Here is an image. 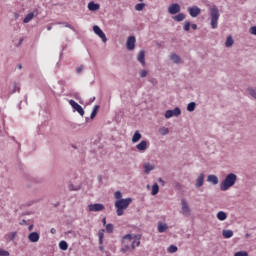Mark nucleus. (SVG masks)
I'll use <instances>...</instances> for the list:
<instances>
[{
  "mask_svg": "<svg viewBox=\"0 0 256 256\" xmlns=\"http://www.w3.org/2000/svg\"><path fill=\"white\" fill-rule=\"evenodd\" d=\"M139 239L141 238L137 237V235H125L122 239L121 253H128V251H133L135 247H139V245H141Z\"/></svg>",
  "mask_w": 256,
  "mask_h": 256,
  "instance_id": "nucleus-1",
  "label": "nucleus"
},
{
  "mask_svg": "<svg viewBox=\"0 0 256 256\" xmlns=\"http://www.w3.org/2000/svg\"><path fill=\"white\" fill-rule=\"evenodd\" d=\"M133 203V199L132 198H125L122 200H116L114 207L116 209V214L118 217H121L123 215H125V211H127V209H129V205H131Z\"/></svg>",
  "mask_w": 256,
  "mask_h": 256,
  "instance_id": "nucleus-2",
  "label": "nucleus"
},
{
  "mask_svg": "<svg viewBox=\"0 0 256 256\" xmlns=\"http://www.w3.org/2000/svg\"><path fill=\"white\" fill-rule=\"evenodd\" d=\"M237 182V175L230 173L228 174L225 179L220 184L221 191H227L230 187H233Z\"/></svg>",
  "mask_w": 256,
  "mask_h": 256,
  "instance_id": "nucleus-3",
  "label": "nucleus"
},
{
  "mask_svg": "<svg viewBox=\"0 0 256 256\" xmlns=\"http://www.w3.org/2000/svg\"><path fill=\"white\" fill-rule=\"evenodd\" d=\"M210 17H211V27L212 29H217L218 21H219V8L217 6H213L210 9Z\"/></svg>",
  "mask_w": 256,
  "mask_h": 256,
  "instance_id": "nucleus-4",
  "label": "nucleus"
},
{
  "mask_svg": "<svg viewBox=\"0 0 256 256\" xmlns=\"http://www.w3.org/2000/svg\"><path fill=\"white\" fill-rule=\"evenodd\" d=\"M93 31L96 35H98V37H100V39H102L103 43H107V36L99 26L97 25L93 26Z\"/></svg>",
  "mask_w": 256,
  "mask_h": 256,
  "instance_id": "nucleus-5",
  "label": "nucleus"
},
{
  "mask_svg": "<svg viewBox=\"0 0 256 256\" xmlns=\"http://www.w3.org/2000/svg\"><path fill=\"white\" fill-rule=\"evenodd\" d=\"M69 104L71 105V107H73V109H75V111L79 113V115H81V117L85 115V110H83V107L79 105V103L75 102V100H70Z\"/></svg>",
  "mask_w": 256,
  "mask_h": 256,
  "instance_id": "nucleus-6",
  "label": "nucleus"
},
{
  "mask_svg": "<svg viewBox=\"0 0 256 256\" xmlns=\"http://www.w3.org/2000/svg\"><path fill=\"white\" fill-rule=\"evenodd\" d=\"M181 207H182V214L185 215V217H189V215H191V208H189V204L185 199L181 200Z\"/></svg>",
  "mask_w": 256,
  "mask_h": 256,
  "instance_id": "nucleus-7",
  "label": "nucleus"
},
{
  "mask_svg": "<svg viewBox=\"0 0 256 256\" xmlns=\"http://www.w3.org/2000/svg\"><path fill=\"white\" fill-rule=\"evenodd\" d=\"M188 13L192 17H199V15H201V8H199L198 6L189 7Z\"/></svg>",
  "mask_w": 256,
  "mask_h": 256,
  "instance_id": "nucleus-8",
  "label": "nucleus"
},
{
  "mask_svg": "<svg viewBox=\"0 0 256 256\" xmlns=\"http://www.w3.org/2000/svg\"><path fill=\"white\" fill-rule=\"evenodd\" d=\"M181 11V6H179V4H171L168 7V12L170 13V15H177V13H180Z\"/></svg>",
  "mask_w": 256,
  "mask_h": 256,
  "instance_id": "nucleus-9",
  "label": "nucleus"
},
{
  "mask_svg": "<svg viewBox=\"0 0 256 256\" xmlns=\"http://www.w3.org/2000/svg\"><path fill=\"white\" fill-rule=\"evenodd\" d=\"M148 147L149 143L145 140H142L139 144L136 145V149L140 151V153H145Z\"/></svg>",
  "mask_w": 256,
  "mask_h": 256,
  "instance_id": "nucleus-10",
  "label": "nucleus"
},
{
  "mask_svg": "<svg viewBox=\"0 0 256 256\" xmlns=\"http://www.w3.org/2000/svg\"><path fill=\"white\" fill-rule=\"evenodd\" d=\"M135 36H130L128 39H127V43H126V46H127V50L128 51H133V49H135Z\"/></svg>",
  "mask_w": 256,
  "mask_h": 256,
  "instance_id": "nucleus-11",
  "label": "nucleus"
},
{
  "mask_svg": "<svg viewBox=\"0 0 256 256\" xmlns=\"http://www.w3.org/2000/svg\"><path fill=\"white\" fill-rule=\"evenodd\" d=\"M89 211L91 212H97V211H103V209H105V205L103 204H90L88 206Z\"/></svg>",
  "mask_w": 256,
  "mask_h": 256,
  "instance_id": "nucleus-12",
  "label": "nucleus"
},
{
  "mask_svg": "<svg viewBox=\"0 0 256 256\" xmlns=\"http://www.w3.org/2000/svg\"><path fill=\"white\" fill-rule=\"evenodd\" d=\"M39 237V233L31 232L28 236V239L31 243H37V241H39Z\"/></svg>",
  "mask_w": 256,
  "mask_h": 256,
  "instance_id": "nucleus-13",
  "label": "nucleus"
},
{
  "mask_svg": "<svg viewBox=\"0 0 256 256\" xmlns=\"http://www.w3.org/2000/svg\"><path fill=\"white\" fill-rule=\"evenodd\" d=\"M204 181H205V175L204 174H200L198 176V178L196 179L195 187H197V188L203 187Z\"/></svg>",
  "mask_w": 256,
  "mask_h": 256,
  "instance_id": "nucleus-14",
  "label": "nucleus"
},
{
  "mask_svg": "<svg viewBox=\"0 0 256 256\" xmlns=\"http://www.w3.org/2000/svg\"><path fill=\"white\" fill-rule=\"evenodd\" d=\"M137 61H139V63H141V65H143V67H145V52L143 50H141L138 53Z\"/></svg>",
  "mask_w": 256,
  "mask_h": 256,
  "instance_id": "nucleus-15",
  "label": "nucleus"
},
{
  "mask_svg": "<svg viewBox=\"0 0 256 256\" xmlns=\"http://www.w3.org/2000/svg\"><path fill=\"white\" fill-rule=\"evenodd\" d=\"M144 169H145V173L147 175H149V173H151V171H153V169H155V165H153L151 163H145L144 164Z\"/></svg>",
  "mask_w": 256,
  "mask_h": 256,
  "instance_id": "nucleus-16",
  "label": "nucleus"
},
{
  "mask_svg": "<svg viewBox=\"0 0 256 256\" xmlns=\"http://www.w3.org/2000/svg\"><path fill=\"white\" fill-rule=\"evenodd\" d=\"M169 229V226L167 224H163L162 222L158 223V233H165Z\"/></svg>",
  "mask_w": 256,
  "mask_h": 256,
  "instance_id": "nucleus-17",
  "label": "nucleus"
},
{
  "mask_svg": "<svg viewBox=\"0 0 256 256\" xmlns=\"http://www.w3.org/2000/svg\"><path fill=\"white\" fill-rule=\"evenodd\" d=\"M207 181L209 183H213V185H217V183H219V178H217V176H215V175H209L207 177Z\"/></svg>",
  "mask_w": 256,
  "mask_h": 256,
  "instance_id": "nucleus-18",
  "label": "nucleus"
},
{
  "mask_svg": "<svg viewBox=\"0 0 256 256\" xmlns=\"http://www.w3.org/2000/svg\"><path fill=\"white\" fill-rule=\"evenodd\" d=\"M216 217L218 221H225V219H227V213H225L224 211H219L216 214Z\"/></svg>",
  "mask_w": 256,
  "mask_h": 256,
  "instance_id": "nucleus-19",
  "label": "nucleus"
},
{
  "mask_svg": "<svg viewBox=\"0 0 256 256\" xmlns=\"http://www.w3.org/2000/svg\"><path fill=\"white\" fill-rule=\"evenodd\" d=\"M88 9L89 11H98L99 4H96L95 2L88 3Z\"/></svg>",
  "mask_w": 256,
  "mask_h": 256,
  "instance_id": "nucleus-20",
  "label": "nucleus"
},
{
  "mask_svg": "<svg viewBox=\"0 0 256 256\" xmlns=\"http://www.w3.org/2000/svg\"><path fill=\"white\" fill-rule=\"evenodd\" d=\"M222 235L225 239H231L233 237V230H223Z\"/></svg>",
  "mask_w": 256,
  "mask_h": 256,
  "instance_id": "nucleus-21",
  "label": "nucleus"
},
{
  "mask_svg": "<svg viewBox=\"0 0 256 256\" xmlns=\"http://www.w3.org/2000/svg\"><path fill=\"white\" fill-rule=\"evenodd\" d=\"M141 133L139 131H136L132 137V143H137L141 139Z\"/></svg>",
  "mask_w": 256,
  "mask_h": 256,
  "instance_id": "nucleus-22",
  "label": "nucleus"
},
{
  "mask_svg": "<svg viewBox=\"0 0 256 256\" xmlns=\"http://www.w3.org/2000/svg\"><path fill=\"white\" fill-rule=\"evenodd\" d=\"M33 17H35V14L33 12H30L26 15V17L23 20V23H29Z\"/></svg>",
  "mask_w": 256,
  "mask_h": 256,
  "instance_id": "nucleus-23",
  "label": "nucleus"
},
{
  "mask_svg": "<svg viewBox=\"0 0 256 256\" xmlns=\"http://www.w3.org/2000/svg\"><path fill=\"white\" fill-rule=\"evenodd\" d=\"M98 237H99L100 245H103V237H105V229L99 230Z\"/></svg>",
  "mask_w": 256,
  "mask_h": 256,
  "instance_id": "nucleus-24",
  "label": "nucleus"
},
{
  "mask_svg": "<svg viewBox=\"0 0 256 256\" xmlns=\"http://www.w3.org/2000/svg\"><path fill=\"white\" fill-rule=\"evenodd\" d=\"M170 59L173 61V63H181V57H179L177 54H171Z\"/></svg>",
  "mask_w": 256,
  "mask_h": 256,
  "instance_id": "nucleus-25",
  "label": "nucleus"
},
{
  "mask_svg": "<svg viewBox=\"0 0 256 256\" xmlns=\"http://www.w3.org/2000/svg\"><path fill=\"white\" fill-rule=\"evenodd\" d=\"M59 247L62 251H67V249H69V245L67 244L66 241H60L59 243Z\"/></svg>",
  "mask_w": 256,
  "mask_h": 256,
  "instance_id": "nucleus-26",
  "label": "nucleus"
},
{
  "mask_svg": "<svg viewBox=\"0 0 256 256\" xmlns=\"http://www.w3.org/2000/svg\"><path fill=\"white\" fill-rule=\"evenodd\" d=\"M173 19L174 21L181 22L185 19V14L179 13L178 15L174 16Z\"/></svg>",
  "mask_w": 256,
  "mask_h": 256,
  "instance_id": "nucleus-27",
  "label": "nucleus"
},
{
  "mask_svg": "<svg viewBox=\"0 0 256 256\" xmlns=\"http://www.w3.org/2000/svg\"><path fill=\"white\" fill-rule=\"evenodd\" d=\"M233 43H234L233 37L228 36L225 43L226 47H233Z\"/></svg>",
  "mask_w": 256,
  "mask_h": 256,
  "instance_id": "nucleus-28",
  "label": "nucleus"
},
{
  "mask_svg": "<svg viewBox=\"0 0 256 256\" xmlns=\"http://www.w3.org/2000/svg\"><path fill=\"white\" fill-rule=\"evenodd\" d=\"M152 195H157V193H159V184L154 183L152 186Z\"/></svg>",
  "mask_w": 256,
  "mask_h": 256,
  "instance_id": "nucleus-29",
  "label": "nucleus"
},
{
  "mask_svg": "<svg viewBox=\"0 0 256 256\" xmlns=\"http://www.w3.org/2000/svg\"><path fill=\"white\" fill-rule=\"evenodd\" d=\"M97 111H99V106L96 105V106H94L93 111L90 115L91 119H95V117H97Z\"/></svg>",
  "mask_w": 256,
  "mask_h": 256,
  "instance_id": "nucleus-30",
  "label": "nucleus"
},
{
  "mask_svg": "<svg viewBox=\"0 0 256 256\" xmlns=\"http://www.w3.org/2000/svg\"><path fill=\"white\" fill-rule=\"evenodd\" d=\"M114 197H115L116 201H121L122 199H124L123 194L121 193V191H116L114 193Z\"/></svg>",
  "mask_w": 256,
  "mask_h": 256,
  "instance_id": "nucleus-31",
  "label": "nucleus"
},
{
  "mask_svg": "<svg viewBox=\"0 0 256 256\" xmlns=\"http://www.w3.org/2000/svg\"><path fill=\"white\" fill-rule=\"evenodd\" d=\"M179 115H181V109L179 107H176L174 110H172L173 117H179Z\"/></svg>",
  "mask_w": 256,
  "mask_h": 256,
  "instance_id": "nucleus-32",
  "label": "nucleus"
},
{
  "mask_svg": "<svg viewBox=\"0 0 256 256\" xmlns=\"http://www.w3.org/2000/svg\"><path fill=\"white\" fill-rule=\"evenodd\" d=\"M196 104L195 102H190L187 106V111L193 112L195 111Z\"/></svg>",
  "mask_w": 256,
  "mask_h": 256,
  "instance_id": "nucleus-33",
  "label": "nucleus"
},
{
  "mask_svg": "<svg viewBox=\"0 0 256 256\" xmlns=\"http://www.w3.org/2000/svg\"><path fill=\"white\" fill-rule=\"evenodd\" d=\"M143 9H145V3H139L135 5L136 11H143Z\"/></svg>",
  "mask_w": 256,
  "mask_h": 256,
  "instance_id": "nucleus-34",
  "label": "nucleus"
},
{
  "mask_svg": "<svg viewBox=\"0 0 256 256\" xmlns=\"http://www.w3.org/2000/svg\"><path fill=\"white\" fill-rule=\"evenodd\" d=\"M161 135H169V128L162 127L159 129Z\"/></svg>",
  "mask_w": 256,
  "mask_h": 256,
  "instance_id": "nucleus-35",
  "label": "nucleus"
},
{
  "mask_svg": "<svg viewBox=\"0 0 256 256\" xmlns=\"http://www.w3.org/2000/svg\"><path fill=\"white\" fill-rule=\"evenodd\" d=\"M184 31H189L191 29V22L185 21L183 25Z\"/></svg>",
  "mask_w": 256,
  "mask_h": 256,
  "instance_id": "nucleus-36",
  "label": "nucleus"
},
{
  "mask_svg": "<svg viewBox=\"0 0 256 256\" xmlns=\"http://www.w3.org/2000/svg\"><path fill=\"white\" fill-rule=\"evenodd\" d=\"M169 253H177V246L171 245L168 248Z\"/></svg>",
  "mask_w": 256,
  "mask_h": 256,
  "instance_id": "nucleus-37",
  "label": "nucleus"
},
{
  "mask_svg": "<svg viewBox=\"0 0 256 256\" xmlns=\"http://www.w3.org/2000/svg\"><path fill=\"white\" fill-rule=\"evenodd\" d=\"M173 117V111L172 110H167L165 113V118L166 119H171Z\"/></svg>",
  "mask_w": 256,
  "mask_h": 256,
  "instance_id": "nucleus-38",
  "label": "nucleus"
},
{
  "mask_svg": "<svg viewBox=\"0 0 256 256\" xmlns=\"http://www.w3.org/2000/svg\"><path fill=\"white\" fill-rule=\"evenodd\" d=\"M113 229H114L113 224H107L106 225L107 233H113Z\"/></svg>",
  "mask_w": 256,
  "mask_h": 256,
  "instance_id": "nucleus-39",
  "label": "nucleus"
},
{
  "mask_svg": "<svg viewBox=\"0 0 256 256\" xmlns=\"http://www.w3.org/2000/svg\"><path fill=\"white\" fill-rule=\"evenodd\" d=\"M15 237H17V232H11L9 235H8V239L10 241H14Z\"/></svg>",
  "mask_w": 256,
  "mask_h": 256,
  "instance_id": "nucleus-40",
  "label": "nucleus"
},
{
  "mask_svg": "<svg viewBox=\"0 0 256 256\" xmlns=\"http://www.w3.org/2000/svg\"><path fill=\"white\" fill-rule=\"evenodd\" d=\"M234 256H249V253L245 251H239V252H236Z\"/></svg>",
  "mask_w": 256,
  "mask_h": 256,
  "instance_id": "nucleus-41",
  "label": "nucleus"
},
{
  "mask_svg": "<svg viewBox=\"0 0 256 256\" xmlns=\"http://www.w3.org/2000/svg\"><path fill=\"white\" fill-rule=\"evenodd\" d=\"M9 251L4 250V249H0V256H9Z\"/></svg>",
  "mask_w": 256,
  "mask_h": 256,
  "instance_id": "nucleus-42",
  "label": "nucleus"
},
{
  "mask_svg": "<svg viewBox=\"0 0 256 256\" xmlns=\"http://www.w3.org/2000/svg\"><path fill=\"white\" fill-rule=\"evenodd\" d=\"M140 77H147V70H141Z\"/></svg>",
  "mask_w": 256,
  "mask_h": 256,
  "instance_id": "nucleus-43",
  "label": "nucleus"
},
{
  "mask_svg": "<svg viewBox=\"0 0 256 256\" xmlns=\"http://www.w3.org/2000/svg\"><path fill=\"white\" fill-rule=\"evenodd\" d=\"M250 33L252 35H256V26H253V27L250 28Z\"/></svg>",
  "mask_w": 256,
  "mask_h": 256,
  "instance_id": "nucleus-44",
  "label": "nucleus"
},
{
  "mask_svg": "<svg viewBox=\"0 0 256 256\" xmlns=\"http://www.w3.org/2000/svg\"><path fill=\"white\" fill-rule=\"evenodd\" d=\"M77 73H81L83 71V66H80L76 69Z\"/></svg>",
  "mask_w": 256,
  "mask_h": 256,
  "instance_id": "nucleus-45",
  "label": "nucleus"
},
{
  "mask_svg": "<svg viewBox=\"0 0 256 256\" xmlns=\"http://www.w3.org/2000/svg\"><path fill=\"white\" fill-rule=\"evenodd\" d=\"M50 233H52V235H55V234L57 233V230H55V228H52V229L50 230Z\"/></svg>",
  "mask_w": 256,
  "mask_h": 256,
  "instance_id": "nucleus-46",
  "label": "nucleus"
},
{
  "mask_svg": "<svg viewBox=\"0 0 256 256\" xmlns=\"http://www.w3.org/2000/svg\"><path fill=\"white\" fill-rule=\"evenodd\" d=\"M191 28H192L194 31H196V29H197V24H192V25H191Z\"/></svg>",
  "mask_w": 256,
  "mask_h": 256,
  "instance_id": "nucleus-47",
  "label": "nucleus"
},
{
  "mask_svg": "<svg viewBox=\"0 0 256 256\" xmlns=\"http://www.w3.org/2000/svg\"><path fill=\"white\" fill-rule=\"evenodd\" d=\"M102 223L103 225H107V218H103Z\"/></svg>",
  "mask_w": 256,
  "mask_h": 256,
  "instance_id": "nucleus-48",
  "label": "nucleus"
},
{
  "mask_svg": "<svg viewBox=\"0 0 256 256\" xmlns=\"http://www.w3.org/2000/svg\"><path fill=\"white\" fill-rule=\"evenodd\" d=\"M18 69H23V66H21V64H19Z\"/></svg>",
  "mask_w": 256,
  "mask_h": 256,
  "instance_id": "nucleus-49",
  "label": "nucleus"
},
{
  "mask_svg": "<svg viewBox=\"0 0 256 256\" xmlns=\"http://www.w3.org/2000/svg\"><path fill=\"white\" fill-rule=\"evenodd\" d=\"M47 30H48V31H51V26H48V27H47Z\"/></svg>",
  "mask_w": 256,
  "mask_h": 256,
  "instance_id": "nucleus-50",
  "label": "nucleus"
},
{
  "mask_svg": "<svg viewBox=\"0 0 256 256\" xmlns=\"http://www.w3.org/2000/svg\"><path fill=\"white\" fill-rule=\"evenodd\" d=\"M31 229H33V226H29V231H31Z\"/></svg>",
  "mask_w": 256,
  "mask_h": 256,
  "instance_id": "nucleus-51",
  "label": "nucleus"
},
{
  "mask_svg": "<svg viewBox=\"0 0 256 256\" xmlns=\"http://www.w3.org/2000/svg\"><path fill=\"white\" fill-rule=\"evenodd\" d=\"M100 251H103V246H100Z\"/></svg>",
  "mask_w": 256,
  "mask_h": 256,
  "instance_id": "nucleus-52",
  "label": "nucleus"
},
{
  "mask_svg": "<svg viewBox=\"0 0 256 256\" xmlns=\"http://www.w3.org/2000/svg\"><path fill=\"white\" fill-rule=\"evenodd\" d=\"M159 181H163V180L160 178Z\"/></svg>",
  "mask_w": 256,
  "mask_h": 256,
  "instance_id": "nucleus-53",
  "label": "nucleus"
},
{
  "mask_svg": "<svg viewBox=\"0 0 256 256\" xmlns=\"http://www.w3.org/2000/svg\"><path fill=\"white\" fill-rule=\"evenodd\" d=\"M140 2H143V0H139Z\"/></svg>",
  "mask_w": 256,
  "mask_h": 256,
  "instance_id": "nucleus-54",
  "label": "nucleus"
}]
</instances>
